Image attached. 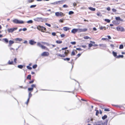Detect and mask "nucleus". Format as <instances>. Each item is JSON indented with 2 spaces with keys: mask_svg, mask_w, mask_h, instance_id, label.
Here are the masks:
<instances>
[{
  "mask_svg": "<svg viewBox=\"0 0 125 125\" xmlns=\"http://www.w3.org/2000/svg\"><path fill=\"white\" fill-rule=\"evenodd\" d=\"M48 18H43L42 17H37L33 19L34 20L38 22H43L44 20H45L46 21Z\"/></svg>",
  "mask_w": 125,
  "mask_h": 125,
  "instance_id": "nucleus-1",
  "label": "nucleus"
},
{
  "mask_svg": "<svg viewBox=\"0 0 125 125\" xmlns=\"http://www.w3.org/2000/svg\"><path fill=\"white\" fill-rule=\"evenodd\" d=\"M37 28L38 30L41 31L42 32H45L46 29L45 27L41 25H39L37 27Z\"/></svg>",
  "mask_w": 125,
  "mask_h": 125,
  "instance_id": "nucleus-2",
  "label": "nucleus"
},
{
  "mask_svg": "<svg viewBox=\"0 0 125 125\" xmlns=\"http://www.w3.org/2000/svg\"><path fill=\"white\" fill-rule=\"evenodd\" d=\"M13 22L17 24H22L24 22L22 20H19L17 19H15L13 21Z\"/></svg>",
  "mask_w": 125,
  "mask_h": 125,
  "instance_id": "nucleus-3",
  "label": "nucleus"
},
{
  "mask_svg": "<svg viewBox=\"0 0 125 125\" xmlns=\"http://www.w3.org/2000/svg\"><path fill=\"white\" fill-rule=\"evenodd\" d=\"M55 15L57 17L64 16L65 14L61 12H58L55 13Z\"/></svg>",
  "mask_w": 125,
  "mask_h": 125,
  "instance_id": "nucleus-4",
  "label": "nucleus"
},
{
  "mask_svg": "<svg viewBox=\"0 0 125 125\" xmlns=\"http://www.w3.org/2000/svg\"><path fill=\"white\" fill-rule=\"evenodd\" d=\"M36 85L35 84H32L31 85V87L29 88L28 89V90L29 92H32L33 90V88L36 87Z\"/></svg>",
  "mask_w": 125,
  "mask_h": 125,
  "instance_id": "nucleus-5",
  "label": "nucleus"
},
{
  "mask_svg": "<svg viewBox=\"0 0 125 125\" xmlns=\"http://www.w3.org/2000/svg\"><path fill=\"white\" fill-rule=\"evenodd\" d=\"M18 29L17 27L14 28L8 29V31L9 33H12L14 31L17 30Z\"/></svg>",
  "mask_w": 125,
  "mask_h": 125,
  "instance_id": "nucleus-6",
  "label": "nucleus"
},
{
  "mask_svg": "<svg viewBox=\"0 0 125 125\" xmlns=\"http://www.w3.org/2000/svg\"><path fill=\"white\" fill-rule=\"evenodd\" d=\"M64 2V1L63 0L59 1H56L52 3V4L54 5H56L57 4H62Z\"/></svg>",
  "mask_w": 125,
  "mask_h": 125,
  "instance_id": "nucleus-7",
  "label": "nucleus"
},
{
  "mask_svg": "<svg viewBox=\"0 0 125 125\" xmlns=\"http://www.w3.org/2000/svg\"><path fill=\"white\" fill-rule=\"evenodd\" d=\"M49 55V53L47 52H42L41 54L42 56H48Z\"/></svg>",
  "mask_w": 125,
  "mask_h": 125,
  "instance_id": "nucleus-8",
  "label": "nucleus"
},
{
  "mask_svg": "<svg viewBox=\"0 0 125 125\" xmlns=\"http://www.w3.org/2000/svg\"><path fill=\"white\" fill-rule=\"evenodd\" d=\"M116 30L117 31H123L124 30V28L120 26L117 27L116 28Z\"/></svg>",
  "mask_w": 125,
  "mask_h": 125,
  "instance_id": "nucleus-9",
  "label": "nucleus"
},
{
  "mask_svg": "<svg viewBox=\"0 0 125 125\" xmlns=\"http://www.w3.org/2000/svg\"><path fill=\"white\" fill-rule=\"evenodd\" d=\"M95 123L96 125H102L103 121H99L95 122Z\"/></svg>",
  "mask_w": 125,
  "mask_h": 125,
  "instance_id": "nucleus-10",
  "label": "nucleus"
},
{
  "mask_svg": "<svg viewBox=\"0 0 125 125\" xmlns=\"http://www.w3.org/2000/svg\"><path fill=\"white\" fill-rule=\"evenodd\" d=\"M14 40L15 42H16L18 43L17 42L18 41L19 42H21L22 41V39L21 38H16L14 39Z\"/></svg>",
  "mask_w": 125,
  "mask_h": 125,
  "instance_id": "nucleus-11",
  "label": "nucleus"
},
{
  "mask_svg": "<svg viewBox=\"0 0 125 125\" xmlns=\"http://www.w3.org/2000/svg\"><path fill=\"white\" fill-rule=\"evenodd\" d=\"M36 43V42L32 40H30L29 41V43L31 45H33Z\"/></svg>",
  "mask_w": 125,
  "mask_h": 125,
  "instance_id": "nucleus-12",
  "label": "nucleus"
},
{
  "mask_svg": "<svg viewBox=\"0 0 125 125\" xmlns=\"http://www.w3.org/2000/svg\"><path fill=\"white\" fill-rule=\"evenodd\" d=\"M78 30H79V29H74L72 30L71 32L72 33L75 34L78 31Z\"/></svg>",
  "mask_w": 125,
  "mask_h": 125,
  "instance_id": "nucleus-13",
  "label": "nucleus"
},
{
  "mask_svg": "<svg viewBox=\"0 0 125 125\" xmlns=\"http://www.w3.org/2000/svg\"><path fill=\"white\" fill-rule=\"evenodd\" d=\"M79 31L80 32H85L87 31V29L86 28H85L84 29H79Z\"/></svg>",
  "mask_w": 125,
  "mask_h": 125,
  "instance_id": "nucleus-14",
  "label": "nucleus"
},
{
  "mask_svg": "<svg viewBox=\"0 0 125 125\" xmlns=\"http://www.w3.org/2000/svg\"><path fill=\"white\" fill-rule=\"evenodd\" d=\"M70 29V28L67 27H64L63 28V30L65 31H66Z\"/></svg>",
  "mask_w": 125,
  "mask_h": 125,
  "instance_id": "nucleus-15",
  "label": "nucleus"
},
{
  "mask_svg": "<svg viewBox=\"0 0 125 125\" xmlns=\"http://www.w3.org/2000/svg\"><path fill=\"white\" fill-rule=\"evenodd\" d=\"M112 54L114 55V56L116 58L117 56V53L116 52H115L114 51H113L112 52Z\"/></svg>",
  "mask_w": 125,
  "mask_h": 125,
  "instance_id": "nucleus-16",
  "label": "nucleus"
},
{
  "mask_svg": "<svg viewBox=\"0 0 125 125\" xmlns=\"http://www.w3.org/2000/svg\"><path fill=\"white\" fill-rule=\"evenodd\" d=\"M108 122V120H106L104 123H103V124L102 125H107Z\"/></svg>",
  "mask_w": 125,
  "mask_h": 125,
  "instance_id": "nucleus-17",
  "label": "nucleus"
},
{
  "mask_svg": "<svg viewBox=\"0 0 125 125\" xmlns=\"http://www.w3.org/2000/svg\"><path fill=\"white\" fill-rule=\"evenodd\" d=\"M14 43V41L12 40H10L9 42V45L10 46H11L12 44Z\"/></svg>",
  "mask_w": 125,
  "mask_h": 125,
  "instance_id": "nucleus-18",
  "label": "nucleus"
},
{
  "mask_svg": "<svg viewBox=\"0 0 125 125\" xmlns=\"http://www.w3.org/2000/svg\"><path fill=\"white\" fill-rule=\"evenodd\" d=\"M88 8L89 10L92 11H95V8L91 7H89Z\"/></svg>",
  "mask_w": 125,
  "mask_h": 125,
  "instance_id": "nucleus-19",
  "label": "nucleus"
},
{
  "mask_svg": "<svg viewBox=\"0 0 125 125\" xmlns=\"http://www.w3.org/2000/svg\"><path fill=\"white\" fill-rule=\"evenodd\" d=\"M124 57V56L123 55H119L118 56H117L116 57L117 58H123Z\"/></svg>",
  "mask_w": 125,
  "mask_h": 125,
  "instance_id": "nucleus-20",
  "label": "nucleus"
},
{
  "mask_svg": "<svg viewBox=\"0 0 125 125\" xmlns=\"http://www.w3.org/2000/svg\"><path fill=\"white\" fill-rule=\"evenodd\" d=\"M73 60L72 59L71 60V61L69 62V63H71L72 65V69L73 68V64H74V63L73 62Z\"/></svg>",
  "mask_w": 125,
  "mask_h": 125,
  "instance_id": "nucleus-21",
  "label": "nucleus"
},
{
  "mask_svg": "<svg viewBox=\"0 0 125 125\" xmlns=\"http://www.w3.org/2000/svg\"><path fill=\"white\" fill-rule=\"evenodd\" d=\"M99 45L100 46H102L103 47H106V45L105 44H100Z\"/></svg>",
  "mask_w": 125,
  "mask_h": 125,
  "instance_id": "nucleus-22",
  "label": "nucleus"
},
{
  "mask_svg": "<svg viewBox=\"0 0 125 125\" xmlns=\"http://www.w3.org/2000/svg\"><path fill=\"white\" fill-rule=\"evenodd\" d=\"M8 64L9 65H11L13 64V62L12 61L10 62V60H9L8 62Z\"/></svg>",
  "mask_w": 125,
  "mask_h": 125,
  "instance_id": "nucleus-23",
  "label": "nucleus"
},
{
  "mask_svg": "<svg viewBox=\"0 0 125 125\" xmlns=\"http://www.w3.org/2000/svg\"><path fill=\"white\" fill-rule=\"evenodd\" d=\"M3 40L6 42V43H8L9 41L8 40L7 38H4L3 39Z\"/></svg>",
  "mask_w": 125,
  "mask_h": 125,
  "instance_id": "nucleus-24",
  "label": "nucleus"
},
{
  "mask_svg": "<svg viewBox=\"0 0 125 125\" xmlns=\"http://www.w3.org/2000/svg\"><path fill=\"white\" fill-rule=\"evenodd\" d=\"M33 21L32 20H30L27 21V22L28 23H33Z\"/></svg>",
  "mask_w": 125,
  "mask_h": 125,
  "instance_id": "nucleus-25",
  "label": "nucleus"
},
{
  "mask_svg": "<svg viewBox=\"0 0 125 125\" xmlns=\"http://www.w3.org/2000/svg\"><path fill=\"white\" fill-rule=\"evenodd\" d=\"M27 78L28 79L31 80V75L30 74L28 75L27 77Z\"/></svg>",
  "mask_w": 125,
  "mask_h": 125,
  "instance_id": "nucleus-26",
  "label": "nucleus"
},
{
  "mask_svg": "<svg viewBox=\"0 0 125 125\" xmlns=\"http://www.w3.org/2000/svg\"><path fill=\"white\" fill-rule=\"evenodd\" d=\"M64 61H69L70 60V58H63L62 59Z\"/></svg>",
  "mask_w": 125,
  "mask_h": 125,
  "instance_id": "nucleus-27",
  "label": "nucleus"
},
{
  "mask_svg": "<svg viewBox=\"0 0 125 125\" xmlns=\"http://www.w3.org/2000/svg\"><path fill=\"white\" fill-rule=\"evenodd\" d=\"M107 117V116L106 115H104L102 117V118L103 120H104Z\"/></svg>",
  "mask_w": 125,
  "mask_h": 125,
  "instance_id": "nucleus-28",
  "label": "nucleus"
},
{
  "mask_svg": "<svg viewBox=\"0 0 125 125\" xmlns=\"http://www.w3.org/2000/svg\"><path fill=\"white\" fill-rule=\"evenodd\" d=\"M24 65H18V67L20 69H22Z\"/></svg>",
  "mask_w": 125,
  "mask_h": 125,
  "instance_id": "nucleus-29",
  "label": "nucleus"
},
{
  "mask_svg": "<svg viewBox=\"0 0 125 125\" xmlns=\"http://www.w3.org/2000/svg\"><path fill=\"white\" fill-rule=\"evenodd\" d=\"M104 28V30H105L106 29V28L105 27L100 26L99 27V29L101 30H103Z\"/></svg>",
  "mask_w": 125,
  "mask_h": 125,
  "instance_id": "nucleus-30",
  "label": "nucleus"
},
{
  "mask_svg": "<svg viewBox=\"0 0 125 125\" xmlns=\"http://www.w3.org/2000/svg\"><path fill=\"white\" fill-rule=\"evenodd\" d=\"M56 42L57 44H61L62 43V41H61L57 40L56 41Z\"/></svg>",
  "mask_w": 125,
  "mask_h": 125,
  "instance_id": "nucleus-31",
  "label": "nucleus"
},
{
  "mask_svg": "<svg viewBox=\"0 0 125 125\" xmlns=\"http://www.w3.org/2000/svg\"><path fill=\"white\" fill-rule=\"evenodd\" d=\"M37 67V65L36 64H35L32 66V68L34 69L36 68Z\"/></svg>",
  "mask_w": 125,
  "mask_h": 125,
  "instance_id": "nucleus-32",
  "label": "nucleus"
},
{
  "mask_svg": "<svg viewBox=\"0 0 125 125\" xmlns=\"http://www.w3.org/2000/svg\"><path fill=\"white\" fill-rule=\"evenodd\" d=\"M124 48V46L123 44L120 45L119 47V48L120 49H123Z\"/></svg>",
  "mask_w": 125,
  "mask_h": 125,
  "instance_id": "nucleus-33",
  "label": "nucleus"
},
{
  "mask_svg": "<svg viewBox=\"0 0 125 125\" xmlns=\"http://www.w3.org/2000/svg\"><path fill=\"white\" fill-rule=\"evenodd\" d=\"M75 54V52L74 51H73L72 52L71 54V56L74 55Z\"/></svg>",
  "mask_w": 125,
  "mask_h": 125,
  "instance_id": "nucleus-34",
  "label": "nucleus"
},
{
  "mask_svg": "<svg viewBox=\"0 0 125 125\" xmlns=\"http://www.w3.org/2000/svg\"><path fill=\"white\" fill-rule=\"evenodd\" d=\"M104 21H105L107 22L108 23L110 22V20L108 19H105L104 20Z\"/></svg>",
  "mask_w": 125,
  "mask_h": 125,
  "instance_id": "nucleus-35",
  "label": "nucleus"
},
{
  "mask_svg": "<svg viewBox=\"0 0 125 125\" xmlns=\"http://www.w3.org/2000/svg\"><path fill=\"white\" fill-rule=\"evenodd\" d=\"M36 6V5H32L30 7V8H33L35 7Z\"/></svg>",
  "mask_w": 125,
  "mask_h": 125,
  "instance_id": "nucleus-36",
  "label": "nucleus"
},
{
  "mask_svg": "<svg viewBox=\"0 0 125 125\" xmlns=\"http://www.w3.org/2000/svg\"><path fill=\"white\" fill-rule=\"evenodd\" d=\"M32 96V94H31V92H29V99Z\"/></svg>",
  "mask_w": 125,
  "mask_h": 125,
  "instance_id": "nucleus-37",
  "label": "nucleus"
},
{
  "mask_svg": "<svg viewBox=\"0 0 125 125\" xmlns=\"http://www.w3.org/2000/svg\"><path fill=\"white\" fill-rule=\"evenodd\" d=\"M115 19L117 21H119L120 20V17H115Z\"/></svg>",
  "mask_w": 125,
  "mask_h": 125,
  "instance_id": "nucleus-38",
  "label": "nucleus"
},
{
  "mask_svg": "<svg viewBox=\"0 0 125 125\" xmlns=\"http://www.w3.org/2000/svg\"><path fill=\"white\" fill-rule=\"evenodd\" d=\"M74 13V12L73 11H70L69 12V15H71V14H73Z\"/></svg>",
  "mask_w": 125,
  "mask_h": 125,
  "instance_id": "nucleus-39",
  "label": "nucleus"
},
{
  "mask_svg": "<svg viewBox=\"0 0 125 125\" xmlns=\"http://www.w3.org/2000/svg\"><path fill=\"white\" fill-rule=\"evenodd\" d=\"M37 46H39L40 47H41V46L42 45L41 44V43H40V42H39L37 43Z\"/></svg>",
  "mask_w": 125,
  "mask_h": 125,
  "instance_id": "nucleus-40",
  "label": "nucleus"
},
{
  "mask_svg": "<svg viewBox=\"0 0 125 125\" xmlns=\"http://www.w3.org/2000/svg\"><path fill=\"white\" fill-rule=\"evenodd\" d=\"M27 68L30 70H31L32 69V68L29 66H27Z\"/></svg>",
  "mask_w": 125,
  "mask_h": 125,
  "instance_id": "nucleus-41",
  "label": "nucleus"
},
{
  "mask_svg": "<svg viewBox=\"0 0 125 125\" xmlns=\"http://www.w3.org/2000/svg\"><path fill=\"white\" fill-rule=\"evenodd\" d=\"M34 1V0H28V2L29 3H31Z\"/></svg>",
  "mask_w": 125,
  "mask_h": 125,
  "instance_id": "nucleus-42",
  "label": "nucleus"
},
{
  "mask_svg": "<svg viewBox=\"0 0 125 125\" xmlns=\"http://www.w3.org/2000/svg\"><path fill=\"white\" fill-rule=\"evenodd\" d=\"M70 43L72 45H75L76 44V42H71Z\"/></svg>",
  "mask_w": 125,
  "mask_h": 125,
  "instance_id": "nucleus-43",
  "label": "nucleus"
},
{
  "mask_svg": "<svg viewBox=\"0 0 125 125\" xmlns=\"http://www.w3.org/2000/svg\"><path fill=\"white\" fill-rule=\"evenodd\" d=\"M83 38L84 39H89V37L88 36H84L83 37Z\"/></svg>",
  "mask_w": 125,
  "mask_h": 125,
  "instance_id": "nucleus-44",
  "label": "nucleus"
},
{
  "mask_svg": "<svg viewBox=\"0 0 125 125\" xmlns=\"http://www.w3.org/2000/svg\"><path fill=\"white\" fill-rule=\"evenodd\" d=\"M41 47L42 49H45L46 48V47L42 45Z\"/></svg>",
  "mask_w": 125,
  "mask_h": 125,
  "instance_id": "nucleus-45",
  "label": "nucleus"
},
{
  "mask_svg": "<svg viewBox=\"0 0 125 125\" xmlns=\"http://www.w3.org/2000/svg\"><path fill=\"white\" fill-rule=\"evenodd\" d=\"M88 46L89 47H91L93 46V44H92L90 43L89 44Z\"/></svg>",
  "mask_w": 125,
  "mask_h": 125,
  "instance_id": "nucleus-46",
  "label": "nucleus"
},
{
  "mask_svg": "<svg viewBox=\"0 0 125 125\" xmlns=\"http://www.w3.org/2000/svg\"><path fill=\"white\" fill-rule=\"evenodd\" d=\"M93 120L92 119H88L87 120L88 123L90 121H92Z\"/></svg>",
  "mask_w": 125,
  "mask_h": 125,
  "instance_id": "nucleus-47",
  "label": "nucleus"
},
{
  "mask_svg": "<svg viewBox=\"0 0 125 125\" xmlns=\"http://www.w3.org/2000/svg\"><path fill=\"white\" fill-rule=\"evenodd\" d=\"M45 24L49 27H50L51 26V24L48 23H45Z\"/></svg>",
  "mask_w": 125,
  "mask_h": 125,
  "instance_id": "nucleus-48",
  "label": "nucleus"
},
{
  "mask_svg": "<svg viewBox=\"0 0 125 125\" xmlns=\"http://www.w3.org/2000/svg\"><path fill=\"white\" fill-rule=\"evenodd\" d=\"M64 20V19H60L59 20V22H60L62 23L63 22V20Z\"/></svg>",
  "mask_w": 125,
  "mask_h": 125,
  "instance_id": "nucleus-49",
  "label": "nucleus"
},
{
  "mask_svg": "<svg viewBox=\"0 0 125 125\" xmlns=\"http://www.w3.org/2000/svg\"><path fill=\"white\" fill-rule=\"evenodd\" d=\"M54 28H59L58 27V26L57 25H56V24H54Z\"/></svg>",
  "mask_w": 125,
  "mask_h": 125,
  "instance_id": "nucleus-50",
  "label": "nucleus"
},
{
  "mask_svg": "<svg viewBox=\"0 0 125 125\" xmlns=\"http://www.w3.org/2000/svg\"><path fill=\"white\" fill-rule=\"evenodd\" d=\"M104 111H106L108 112L110 111V110L109 109L105 108L104 109Z\"/></svg>",
  "mask_w": 125,
  "mask_h": 125,
  "instance_id": "nucleus-51",
  "label": "nucleus"
},
{
  "mask_svg": "<svg viewBox=\"0 0 125 125\" xmlns=\"http://www.w3.org/2000/svg\"><path fill=\"white\" fill-rule=\"evenodd\" d=\"M96 116H97L98 115V114L99 113V111L98 110H96Z\"/></svg>",
  "mask_w": 125,
  "mask_h": 125,
  "instance_id": "nucleus-52",
  "label": "nucleus"
},
{
  "mask_svg": "<svg viewBox=\"0 0 125 125\" xmlns=\"http://www.w3.org/2000/svg\"><path fill=\"white\" fill-rule=\"evenodd\" d=\"M30 99H29V98H28V99L27 101L26 102V104H27V105L28 104L29 102Z\"/></svg>",
  "mask_w": 125,
  "mask_h": 125,
  "instance_id": "nucleus-53",
  "label": "nucleus"
},
{
  "mask_svg": "<svg viewBox=\"0 0 125 125\" xmlns=\"http://www.w3.org/2000/svg\"><path fill=\"white\" fill-rule=\"evenodd\" d=\"M56 55H57L58 56H60L61 57V54L59 53H57L56 54Z\"/></svg>",
  "mask_w": 125,
  "mask_h": 125,
  "instance_id": "nucleus-54",
  "label": "nucleus"
},
{
  "mask_svg": "<svg viewBox=\"0 0 125 125\" xmlns=\"http://www.w3.org/2000/svg\"><path fill=\"white\" fill-rule=\"evenodd\" d=\"M68 49V47H65L64 48H62V50H66Z\"/></svg>",
  "mask_w": 125,
  "mask_h": 125,
  "instance_id": "nucleus-55",
  "label": "nucleus"
},
{
  "mask_svg": "<svg viewBox=\"0 0 125 125\" xmlns=\"http://www.w3.org/2000/svg\"><path fill=\"white\" fill-rule=\"evenodd\" d=\"M76 49L77 50L80 51L82 50V49L81 48H76Z\"/></svg>",
  "mask_w": 125,
  "mask_h": 125,
  "instance_id": "nucleus-56",
  "label": "nucleus"
},
{
  "mask_svg": "<svg viewBox=\"0 0 125 125\" xmlns=\"http://www.w3.org/2000/svg\"><path fill=\"white\" fill-rule=\"evenodd\" d=\"M68 6L66 4H64L63 5V7L64 8H67Z\"/></svg>",
  "mask_w": 125,
  "mask_h": 125,
  "instance_id": "nucleus-57",
  "label": "nucleus"
},
{
  "mask_svg": "<svg viewBox=\"0 0 125 125\" xmlns=\"http://www.w3.org/2000/svg\"><path fill=\"white\" fill-rule=\"evenodd\" d=\"M61 57H64L66 56V55L64 54H62L61 55Z\"/></svg>",
  "mask_w": 125,
  "mask_h": 125,
  "instance_id": "nucleus-58",
  "label": "nucleus"
},
{
  "mask_svg": "<svg viewBox=\"0 0 125 125\" xmlns=\"http://www.w3.org/2000/svg\"><path fill=\"white\" fill-rule=\"evenodd\" d=\"M34 82V80H32L31 81H30L29 82V83L31 84L33 83Z\"/></svg>",
  "mask_w": 125,
  "mask_h": 125,
  "instance_id": "nucleus-59",
  "label": "nucleus"
},
{
  "mask_svg": "<svg viewBox=\"0 0 125 125\" xmlns=\"http://www.w3.org/2000/svg\"><path fill=\"white\" fill-rule=\"evenodd\" d=\"M81 47H83V48H85L86 47V46L85 45H81Z\"/></svg>",
  "mask_w": 125,
  "mask_h": 125,
  "instance_id": "nucleus-60",
  "label": "nucleus"
},
{
  "mask_svg": "<svg viewBox=\"0 0 125 125\" xmlns=\"http://www.w3.org/2000/svg\"><path fill=\"white\" fill-rule=\"evenodd\" d=\"M81 55V53H78L77 54V56H78V57L76 58V59L78 57H79Z\"/></svg>",
  "mask_w": 125,
  "mask_h": 125,
  "instance_id": "nucleus-61",
  "label": "nucleus"
},
{
  "mask_svg": "<svg viewBox=\"0 0 125 125\" xmlns=\"http://www.w3.org/2000/svg\"><path fill=\"white\" fill-rule=\"evenodd\" d=\"M112 10L113 12H115L116 11V10L115 9L113 8L112 9Z\"/></svg>",
  "mask_w": 125,
  "mask_h": 125,
  "instance_id": "nucleus-62",
  "label": "nucleus"
},
{
  "mask_svg": "<svg viewBox=\"0 0 125 125\" xmlns=\"http://www.w3.org/2000/svg\"><path fill=\"white\" fill-rule=\"evenodd\" d=\"M65 36V35L63 34H61V37H63Z\"/></svg>",
  "mask_w": 125,
  "mask_h": 125,
  "instance_id": "nucleus-63",
  "label": "nucleus"
},
{
  "mask_svg": "<svg viewBox=\"0 0 125 125\" xmlns=\"http://www.w3.org/2000/svg\"><path fill=\"white\" fill-rule=\"evenodd\" d=\"M52 35H53V36H55L56 35V34L54 32H53L52 33Z\"/></svg>",
  "mask_w": 125,
  "mask_h": 125,
  "instance_id": "nucleus-64",
  "label": "nucleus"
}]
</instances>
